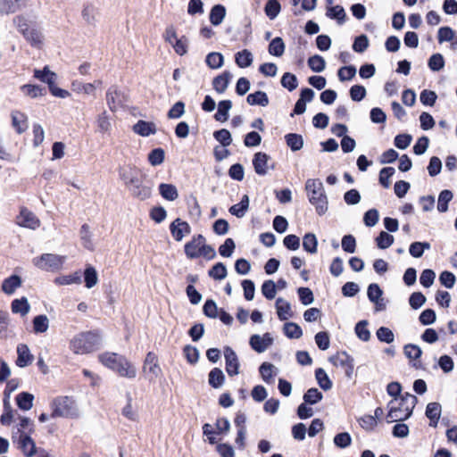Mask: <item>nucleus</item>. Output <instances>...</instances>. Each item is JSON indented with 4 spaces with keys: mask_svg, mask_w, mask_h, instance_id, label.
Here are the masks:
<instances>
[{
    "mask_svg": "<svg viewBox=\"0 0 457 457\" xmlns=\"http://www.w3.org/2000/svg\"><path fill=\"white\" fill-rule=\"evenodd\" d=\"M270 156L262 152H258L253 159V165L258 175L264 176L268 173Z\"/></svg>",
    "mask_w": 457,
    "mask_h": 457,
    "instance_id": "f3484780",
    "label": "nucleus"
},
{
    "mask_svg": "<svg viewBox=\"0 0 457 457\" xmlns=\"http://www.w3.org/2000/svg\"><path fill=\"white\" fill-rule=\"evenodd\" d=\"M285 48L286 46L283 39L279 37H277L273 38L270 43L268 51L270 54L276 57H280L283 55Z\"/></svg>",
    "mask_w": 457,
    "mask_h": 457,
    "instance_id": "49530a36",
    "label": "nucleus"
},
{
    "mask_svg": "<svg viewBox=\"0 0 457 457\" xmlns=\"http://www.w3.org/2000/svg\"><path fill=\"white\" fill-rule=\"evenodd\" d=\"M32 325L35 334L46 333L49 328V319L45 314L37 315L34 317Z\"/></svg>",
    "mask_w": 457,
    "mask_h": 457,
    "instance_id": "58836bf2",
    "label": "nucleus"
},
{
    "mask_svg": "<svg viewBox=\"0 0 457 457\" xmlns=\"http://www.w3.org/2000/svg\"><path fill=\"white\" fill-rule=\"evenodd\" d=\"M225 381L223 371L219 368L212 369L208 376V382L213 388H220Z\"/></svg>",
    "mask_w": 457,
    "mask_h": 457,
    "instance_id": "37998d69",
    "label": "nucleus"
},
{
    "mask_svg": "<svg viewBox=\"0 0 457 457\" xmlns=\"http://www.w3.org/2000/svg\"><path fill=\"white\" fill-rule=\"evenodd\" d=\"M275 307L277 310L278 317L280 320H287L293 317L291 304L284 298H278L276 300Z\"/></svg>",
    "mask_w": 457,
    "mask_h": 457,
    "instance_id": "a878e982",
    "label": "nucleus"
},
{
    "mask_svg": "<svg viewBox=\"0 0 457 457\" xmlns=\"http://www.w3.org/2000/svg\"><path fill=\"white\" fill-rule=\"evenodd\" d=\"M13 25L17 30L23 36L26 32L30 30L34 26L32 22L25 15L15 16L12 20Z\"/></svg>",
    "mask_w": 457,
    "mask_h": 457,
    "instance_id": "c03bdc74",
    "label": "nucleus"
},
{
    "mask_svg": "<svg viewBox=\"0 0 457 457\" xmlns=\"http://www.w3.org/2000/svg\"><path fill=\"white\" fill-rule=\"evenodd\" d=\"M281 5L277 0H269L265 5L264 11L266 15L274 20L280 12Z\"/></svg>",
    "mask_w": 457,
    "mask_h": 457,
    "instance_id": "052dcab7",
    "label": "nucleus"
},
{
    "mask_svg": "<svg viewBox=\"0 0 457 457\" xmlns=\"http://www.w3.org/2000/svg\"><path fill=\"white\" fill-rule=\"evenodd\" d=\"M79 237L81 243L85 248L93 251L95 249V244L93 242V234L90 227L87 224H84L80 228Z\"/></svg>",
    "mask_w": 457,
    "mask_h": 457,
    "instance_id": "f704fd0d",
    "label": "nucleus"
},
{
    "mask_svg": "<svg viewBox=\"0 0 457 457\" xmlns=\"http://www.w3.org/2000/svg\"><path fill=\"white\" fill-rule=\"evenodd\" d=\"M442 408L438 403H429L426 408V416L429 420V426L436 427L441 416Z\"/></svg>",
    "mask_w": 457,
    "mask_h": 457,
    "instance_id": "bb28decb",
    "label": "nucleus"
},
{
    "mask_svg": "<svg viewBox=\"0 0 457 457\" xmlns=\"http://www.w3.org/2000/svg\"><path fill=\"white\" fill-rule=\"evenodd\" d=\"M452 191L445 189L441 191L438 196L437 210L440 212H445L448 210V203L453 199Z\"/></svg>",
    "mask_w": 457,
    "mask_h": 457,
    "instance_id": "5fc2aeb1",
    "label": "nucleus"
},
{
    "mask_svg": "<svg viewBox=\"0 0 457 457\" xmlns=\"http://www.w3.org/2000/svg\"><path fill=\"white\" fill-rule=\"evenodd\" d=\"M285 138L292 151H298L303 145V139L301 135L290 133L286 135Z\"/></svg>",
    "mask_w": 457,
    "mask_h": 457,
    "instance_id": "13d9d810",
    "label": "nucleus"
},
{
    "mask_svg": "<svg viewBox=\"0 0 457 457\" xmlns=\"http://www.w3.org/2000/svg\"><path fill=\"white\" fill-rule=\"evenodd\" d=\"M246 102L250 105L267 106L269 104V97L263 91H256L247 96Z\"/></svg>",
    "mask_w": 457,
    "mask_h": 457,
    "instance_id": "a19ab883",
    "label": "nucleus"
},
{
    "mask_svg": "<svg viewBox=\"0 0 457 457\" xmlns=\"http://www.w3.org/2000/svg\"><path fill=\"white\" fill-rule=\"evenodd\" d=\"M17 360L16 364L20 368H24L29 366L33 361V355L30 353V350L27 345L20 344L17 346Z\"/></svg>",
    "mask_w": 457,
    "mask_h": 457,
    "instance_id": "4be33fe9",
    "label": "nucleus"
},
{
    "mask_svg": "<svg viewBox=\"0 0 457 457\" xmlns=\"http://www.w3.org/2000/svg\"><path fill=\"white\" fill-rule=\"evenodd\" d=\"M143 371L154 378L161 375L162 369L159 365L157 356L154 353L149 352L146 354L143 365Z\"/></svg>",
    "mask_w": 457,
    "mask_h": 457,
    "instance_id": "4468645a",
    "label": "nucleus"
},
{
    "mask_svg": "<svg viewBox=\"0 0 457 457\" xmlns=\"http://www.w3.org/2000/svg\"><path fill=\"white\" fill-rule=\"evenodd\" d=\"M210 277L221 280L227 277V268L222 262L216 263L210 270Z\"/></svg>",
    "mask_w": 457,
    "mask_h": 457,
    "instance_id": "338daca9",
    "label": "nucleus"
},
{
    "mask_svg": "<svg viewBox=\"0 0 457 457\" xmlns=\"http://www.w3.org/2000/svg\"><path fill=\"white\" fill-rule=\"evenodd\" d=\"M54 282L58 286L79 285L81 283V275L79 271L69 275H62L56 277Z\"/></svg>",
    "mask_w": 457,
    "mask_h": 457,
    "instance_id": "72a5a7b5",
    "label": "nucleus"
},
{
    "mask_svg": "<svg viewBox=\"0 0 457 457\" xmlns=\"http://www.w3.org/2000/svg\"><path fill=\"white\" fill-rule=\"evenodd\" d=\"M165 153L162 148H155L148 154V162L153 166H158L164 161Z\"/></svg>",
    "mask_w": 457,
    "mask_h": 457,
    "instance_id": "69168bd1",
    "label": "nucleus"
},
{
    "mask_svg": "<svg viewBox=\"0 0 457 457\" xmlns=\"http://www.w3.org/2000/svg\"><path fill=\"white\" fill-rule=\"evenodd\" d=\"M12 126L18 134H22L28 129V116L20 111H12L11 113Z\"/></svg>",
    "mask_w": 457,
    "mask_h": 457,
    "instance_id": "412c9836",
    "label": "nucleus"
},
{
    "mask_svg": "<svg viewBox=\"0 0 457 457\" xmlns=\"http://www.w3.org/2000/svg\"><path fill=\"white\" fill-rule=\"evenodd\" d=\"M274 365L269 362H263L260 366V374L265 383L272 384L274 382Z\"/></svg>",
    "mask_w": 457,
    "mask_h": 457,
    "instance_id": "603ef678",
    "label": "nucleus"
},
{
    "mask_svg": "<svg viewBox=\"0 0 457 457\" xmlns=\"http://www.w3.org/2000/svg\"><path fill=\"white\" fill-rule=\"evenodd\" d=\"M326 15L330 19H335L339 24L345 21V11L341 5H336L327 8Z\"/></svg>",
    "mask_w": 457,
    "mask_h": 457,
    "instance_id": "de8ad7c7",
    "label": "nucleus"
},
{
    "mask_svg": "<svg viewBox=\"0 0 457 457\" xmlns=\"http://www.w3.org/2000/svg\"><path fill=\"white\" fill-rule=\"evenodd\" d=\"M170 232L176 241H181L184 237L187 236L191 232L190 226L187 222L176 219L170 224Z\"/></svg>",
    "mask_w": 457,
    "mask_h": 457,
    "instance_id": "dca6fc26",
    "label": "nucleus"
},
{
    "mask_svg": "<svg viewBox=\"0 0 457 457\" xmlns=\"http://www.w3.org/2000/svg\"><path fill=\"white\" fill-rule=\"evenodd\" d=\"M308 65L314 72H321L326 67V62L320 55H313L309 58Z\"/></svg>",
    "mask_w": 457,
    "mask_h": 457,
    "instance_id": "e2e57ef3",
    "label": "nucleus"
},
{
    "mask_svg": "<svg viewBox=\"0 0 457 457\" xmlns=\"http://www.w3.org/2000/svg\"><path fill=\"white\" fill-rule=\"evenodd\" d=\"M315 378L319 386L325 391L329 390L332 387V382L329 379L326 371L320 368L315 371Z\"/></svg>",
    "mask_w": 457,
    "mask_h": 457,
    "instance_id": "4d7b16f0",
    "label": "nucleus"
},
{
    "mask_svg": "<svg viewBox=\"0 0 457 457\" xmlns=\"http://www.w3.org/2000/svg\"><path fill=\"white\" fill-rule=\"evenodd\" d=\"M24 96L35 99L46 95V90L39 85L25 84L20 87Z\"/></svg>",
    "mask_w": 457,
    "mask_h": 457,
    "instance_id": "7c9ffc66",
    "label": "nucleus"
},
{
    "mask_svg": "<svg viewBox=\"0 0 457 457\" xmlns=\"http://www.w3.org/2000/svg\"><path fill=\"white\" fill-rule=\"evenodd\" d=\"M12 439L26 457H33L37 453L36 443L31 435H12Z\"/></svg>",
    "mask_w": 457,
    "mask_h": 457,
    "instance_id": "6e6552de",
    "label": "nucleus"
},
{
    "mask_svg": "<svg viewBox=\"0 0 457 457\" xmlns=\"http://www.w3.org/2000/svg\"><path fill=\"white\" fill-rule=\"evenodd\" d=\"M101 337L93 331H85L74 335L69 342L70 350L76 355L91 353L100 348Z\"/></svg>",
    "mask_w": 457,
    "mask_h": 457,
    "instance_id": "f03ea898",
    "label": "nucleus"
},
{
    "mask_svg": "<svg viewBox=\"0 0 457 457\" xmlns=\"http://www.w3.org/2000/svg\"><path fill=\"white\" fill-rule=\"evenodd\" d=\"M65 256L54 253H43L32 259V263L44 271L55 272L60 270L65 262Z\"/></svg>",
    "mask_w": 457,
    "mask_h": 457,
    "instance_id": "0eeeda50",
    "label": "nucleus"
},
{
    "mask_svg": "<svg viewBox=\"0 0 457 457\" xmlns=\"http://www.w3.org/2000/svg\"><path fill=\"white\" fill-rule=\"evenodd\" d=\"M16 403L22 411H29L33 406L34 395L30 393L21 392L16 395Z\"/></svg>",
    "mask_w": 457,
    "mask_h": 457,
    "instance_id": "ea45409f",
    "label": "nucleus"
},
{
    "mask_svg": "<svg viewBox=\"0 0 457 457\" xmlns=\"http://www.w3.org/2000/svg\"><path fill=\"white\" fill-rule=\"evenodd\" d=\"M431 247L428 242H414L411 244L409 252L414 258H420L422 256L424 251L429 250Z\"/></svg>",
    "mask_w": 457,
    "mask_h": 457,
    "instance_id": "6e6d98bb",
    "label": "nucleus"
},
{
    "mask_svg": "<svg viewBox=\"0 0 457 457\" xmlns=\"http://www.w3.org/2000/svg\"><path fill=\"white\" fill-rule=\"evenodd\" d=\"M232 75L229 71H224L220 75L214 78L212 86L218 94H223L228 87Z\"/></svg>",
    "mask_w": 457,
    "mask_h": 457,
    "instance_id": "c756f323",
    "label": "nucleus"
},
{
    "mask_svg": "<svg viewBox=\"0 0 457 457\" xmlns=\"http://www.w3.org/2000/svg\"><path fill=\"white\" fill-rule=\"evenodd\" d=\"M18 423L16 425V431L12 432V435H31L35 431L34 422L28 417L18 415Z\"/></svg>",
    "mask_w": 457,
    "mask_h": 457,
    "instance_id": "393cba45",
    "label": "nucleus"
},
{
    "mask_svg": "<svg viewBox=\"0 0 457 457\" xmlns=\"http://www.w3.org/2000/svg\"><path fill=\"white\" fill-rule=\"evenodd\" d=\"M16 223L20 227L33 230L38 228L41 224L36 214L25 207L21 208L20 213L16 217Z\"/></svg>",
    "mask_w": 457,
    "mask_h": 457,
    "instance_id": "1a4fd4ad",
    "label": "nucleus"
},
{
    "mask_svg": "<svg viewBox=\"0 0 457 457\" xmlns=\"http://www.w3.org/2000/svg\"><path fill=\"white\" fill-rule=\"evenodd\" d=\"M52 418H78L79 407L75 399L70 396H58L51 403Z\"/></svg>",
    "mask_w": 457,
    "mask_h": 457,
    "instance_id": "39448f33",
    "label": "nucleus"
},
{
    "mask_svg": "<svg viewBox=\"0 0 457 457\" xmlns=\"http://www.w3.org/2000/svg\"><path fill=\"white\" fill-rule=\"evenodd\" d=\"M26 2L27 0H0V13H13Z\"/></svg>",
    "mask_w": 457,
    "mask_h": 457,
    "instance_id": "c9c22d12",
    "label": "nucleus"
},
{
    "mask_svg": "<svg viewBox=\"0 0 457 457\" xmlns=\"http://www.w3.org/2000/svg\"><path fill=\"white\" fill-rule=\"evenodd\" d=\"M11 310L13 313L26 316L30 311V304L26 297L14 299L11 303Z\"/></svg>",
    "mask_w": 457,
    "mask_h": 457,
    "instance_id": "2f4dec72",
    "label": "nucleus"
},
{
    "mask_svg": "<svg viewBox=\"0 0 457 457\" xmlns=\"http://www.w3.org/2000/svg\"><path fill=\"white\" fill-rule=\"evenodd\" d=\"M309 202L315 207L319 215H324L328 207V197L326 195L322 182L318 179H309L305 183Z\"/></svg>",
    "mask_w": 457,
    "mask_h": 457,
    "instance_id": "20e7f679",
    "label": "nucleus"
},
{
    "mask_svg": "<svg viewBox=\"0 0 457 457\" xmlns=\"http://www.w3.org/2000/svg\"><path fill=\"white\" fill-rule=\"evenodd\" d=\"M159 193L167 201H174L179 197L177 187L172 184L162 183L159 186Z\"/></svg>",
    "mask_w": 457,
    "mask_h": 457,
    "instance_id": "4c0bfd02",
    "label": "nucleus"
},
{
    "mask_svg": "<svg viewBox=\"0 0 457 457\" xmlns=\"http://www.w3.org/2000/svg\"><path fill=\"white\" fill-rule=\"evenodd\" d=\"M235 62L238 67L247 68L252 65L253 55L249 50L244 49L235 54Z\"/></svg>",
    "mask_w": 457,
    "mask_h": 457,
    "instance_id": "e433bc0d",
    "label": "nucleus"
},
{
    "mask_svg": "<svg viewBox=\"0 0 457 457\" xmlns=\"http://www.w3.org/2000/svg\"><path fill=\"white\" fill-rule=\"evenodd\" d=\"M331 361L337 366L347 367L346 375L351 377L353 370V359L346 353H341L331 358Z\"/></svg>",
    "mask_w": 457,
    "mask_h": 457,
    "instance_id": "c85d7f7f",
    "label": "nucleus"
},
{
    "mask_svg": "<svg viewBox=\"0 0 457 457\" xmlns=\"http://www.w3.org/2000/svg\"><path fill=\"white\" fill-rule=\"evenodd\" d=\"M368 322L366 320L359 321L354 328L355 334L359 339L367 342L370 338V332L367 328Z\"/></svg>",
    "mask_w": 457,
    "mask_h": 457,
    "instance_id": "bf43d9fd",
    "label": "nucleus"
},
{
    "mask_svg": "<svg viewBox=\"0 0 457 457\" xmlns=\"http://www.w3.org/2000/svg\"><path fill=\"white\" fill-rule=\"evenodd\" d=\"M417 403V398L414 395L407 394L400 399L395 398L388 403V413L386 420L388 423L404 420L408 419Z\"/></svg>",
    "mask_w": 457,
    "mask_h": 457,
    "instance_id": "7ed1b4c3",
    "label": "nucleus"
},
{
    "mask_svg": "<svg viewBox=\"0 0 457 457\" xmlns=\"http://www.w3.org/2000/svg\"><path fill=\"white\" fill-rule=\"evenodd\" d=\"M284 333L289 338H300L303 330L296 323L287 322L284 325Z\"/></svg>",
    "mask_w": 457,
    "mask_h": 457,
    "instance_id": "680f3d73",
    "label": "nucleus"
},
{
    "mask_svg": "<svg viewBox=\"0 0 457 457\" xmlns=\"http://www.w3.org/2000/svg\"><path fill=\"white\" fill-rule=\"evenodd\" d=\"M232 108V102L230 100H222L219 102L217 112L214 118L217 121L225 122L228 119L229 111Z\"/></svg>",
    "mask_w": 457,
    "mask_h": 457,
    "instance_id": "473e14b6",
    "label": "nucleus"
},
{
    "mask_svg": "<svg viewBox=\"0 0 457 457\" xmlns=\"http://www.w3.org/2000/svg\"><path fill=\"white\" fill-rule=\"evenodd\" d=\"M26 41L32 46L37 49L43 48L45 45V37L42 31L35 26L23 35Z\"/></svg>",
    "mask_w": 457,
    "mask_h": 457,
    "instance_id": "6ab92c4d",
    "label": "nucleus"
},
{
    "mask_svg": "<svg viewBox=\"0 0 457 457\" xmlns=\"http://www.w3.org/2000/svg\"><path fill=\"white\" fill-rule=\"evenodd\" d=\"M225 15H226L225 7L220 4H216L211 10L210 21L212 25L218 26L223 21Z\"/></svg>",
    "mask_w": 457,
    "mask_h": 457,
    "instance_id": "a18cd8bd",
    "label": "nucleus"
},
{
    "mask_svg": "<svg viewBox=\"0 0 457 457\" xmlns=\"http://www.w3.org/2000/svg\"><path fill=\"white\" fill-rule=\"evenodd\" d=\"M249 207V197L247 195H243L241 201L238 204L232 205L229 208V212L232 215L237 216V218H242L245 216L246 211Z\"/></svg>",
    "mask_w": 457,
    "mask_h": 457,
    "instance_id": "79ce46f5",
    "label": "nucleus"
},
{
    "mask_svg": "<svg viewBox=\"0 0 457 457\" xmlns=\"http://www.w3.org/2000/svg\"><path fill=\"white\" fill-rule=\"evenodd\" d=\"M102 86L101 80H95L92 83H83L79 80H73L71 82V90L78 94H84L88 96H95L96 91Z\"/></svg>",
    "mask_w": 457,
    "mask_h": 457,
    "instance_id": "ddd939ff",
    "label": "nucleus"
},
{
    "mask_svg": "<svg viewBox=\"0 0 457 457\" xmlns=\"http://www.w3.org/2000/svg\"><path fill=\"white\" fill-rule=\"evenodd\" d=\"M262 295L269 300L273 299L277 294V286L273 280H266L262 286Z\"/></svg>",
    "mask_w": 457,
    "mask_h": 457,
    "instance_id": "774afa93",
    "label": "nucleus"
},
{
    "mask_svg": "<svg viewBox=\"0 0 457 457\" xmlns=\"http://www.w3.org/2000/svg\"><path fill=\"white\" fill-rule=\"evenodd\" d=\"M22 285V279L18 275H11L4 278L1 285V290L7 295H13Z\"/></svg>",
    "mask_w": 457,
    "mask_h": 457,
    "instance_id": "a211bd4d",
    "label": "nucleus"
},
{
    "mask_svg": "<svg viewBox=\"0 0 457 457\" xmlns=\"http://www.w3.org/2000/svg\"><path fill=\"white\" fill-rule=\"evenodd\" d=\"M121 414L130 421H137L139 419L137 408L129 394L127 395V403L121 410Z\"/></svg>",
    "mask_w": 457,
    "mask_h": 457,
    "instance_id": "cd10ccee",
    "label": "nucleus"
},
{
    "mask_svg": "<svg viewBox=\"0 0 457 457\" xmlns=\"http://www.w3.org/2000/svg\"><path fill=\"white\" fill-rule=\"evenodd\" d=\"M272 343L273 338L270 333H265L262 336L253 335L249 340L251 347L259 353L265 352Z\"/></svg>",
    "mask_w": 457,
    "mask_h": 457,
    "instance_id": "f8f14e48",
    "label": "nucleus"
},
{
    "mask_svg": "<svg viewBox=\"0 0 457 457\" xmlns=\"http://www.w3.org/2000/svg\"><path fill=\"white\" fill-rule=\"evenodd\" d=\"M33 76L39 81L47 84L49 92L54 97L65 99L71 96V93L59 87L56 85L57 74L50 70L49 66H45L43 69H35Z\"/></svg>",
    "mask_w": 457,
    "mask_h": 457,
    "instance_id": "423d86ee",
    "label": "nucleus"
},
{
    "mask_svg": "<svg viewBox=\"0 0 457 457\" xmlns=\"http://www.w3.org/2000/svg\"><path fill=\"white\" fill-rule=\"evenodd\" d=\"M129 191L134 197L143 201L151 196L152 187L145 185L142 179H139L137 184L129 188Z\"/></svg>",
    "mask_w": 457,
    "mask_h": 457,
    "instance_id": "b1692460",
    "label": "nucleus"
},
{
    "mask_svg": "<svg viewBox=\"0 0 457 457\" xmlns=\"http://www.w3.org/2000/svg\"><path fill=\"white\" fill-rule=\"evenodd\" d=\"M119 174L128 189L141 179L140 171L136 167L130 165L120 167Z\"/></svg>",
    "mask_w": 457,
    "mask_h": 457,
    "instance_id": "9d476101",
    "label": "nucleus"
},
{
    "mask_svg": "<svg viewBox=\"0 0 457 457\" xmlns=\"http://www.w3.org/2000/svg\"><path fill=\"white\" fill-rule=\"evenodd\" d=\"M98 360L104 366L122 378H134L137 376V368L135 365L122 355L105 352L98 355Z\"/></svg>",
    "mask_w": 457,
    "mask_h": 457,
    "instance_id": "f257e3e1",
    "label": "nucleus"
},
{
    "mask_svg": "<svg viewBox=\"0 0 457 457\" xmlns=\"http://www.w3.org/2000/svg\"><path fill=\"white\" fill-rule=\"evenodd\" d=\"M303 247L310 253H316L318 250V240L314 234L307 233L303 238Z\"/></svg>",
    "mask_w": 457,
    "mask_h": 457,
    "instance_id": "09e8293b",
    "label": "nucleus"
},
{
    "mask_svg": "<svg viewBox=\"0 0 457 457\" xmlns=\"http://www.w3.org/2000/svg\"><path fill=\"white\" fill-rule=\"evenodd\" d=\"M84 280L87 288H92L98 283V275L93 266H87L84 271Z\"/></svg>",
    "mask_w": 457,
    "mask_h": 457,
    "instance_id": "3c124183",
    "label": "nucleus"
},
{
    "mask_svg": "<svg viewBox=\"0 0 457 457\" xmlns=\"http://www.w3.org/2000/svg\"><path fill=\"white\" fill-rule=\"evenodd\" d=\"M224 358L228 375L230 377L237 375L239 373V360L231 347L226 346L224 348Z\"/></svg>",
    "mask_w": 457,
    "mask_h": 457,
    "instance_id": "9b49d317",
    "label": "nucleus"
},
{
    "mask_svg": "<svg viewBox=\"0 0 457 457\" xmlns=\"http://www.w3.org/2000/svg\"><path fill=\"white\" fill-rule=\"evenodd\" d=\"M106 101L111 111L115 112L122 105L123 95L115 87H112L106 93Z\"/></svg>",
    "mask_w": 457,
    "mask_h": 457,
    "instance_id": "aec40b11",
    "label": "nucleus"
},
{
    "mask_svg": "<svg viewBox=\"0 0 457 457\" xmlns=\"http://www.w3.org/2000/svg\"><path fill=\"white\" fill-rule=\"evenodd\" d=\"M18 414L14 411L8 402H4V412L1 415L0 422L2 425L9 426L12 421L16 420Z\"/></svg>",
    "mask_w": 457,
    "mask_h": 457,
    "instance_id": "864d4df0",
    "label": "nucleus"
},
{
    "mask_svg": "<svg viewBox=\"0 0 457 457\" xmlns=\"http://www.w3.org/2000/svg\"><path fill=\"white\" fill-rule=\"evenodd\" d=\"M205 241L202 235L195 236L191 241L185 245L186 255L190 259L201 256V248Z\"/></svg>",
    "mask_w": 457,
    "mask_h": 457,
    "instance_id": "2eb2a0df",
    "label": "nucleus"
},
{
    "mask_svg": "<svg viewBox=\"0 0 457 457\" xmlns=\"http://www.w3.org/2000/svg\"><path fill=\"white\" fill-rule=\"evenodd\" d=\"M132 130L138 136L149 137L151 135H154L157 131V129L154 122L140 120L136 124H134Z\"/></svg>",
    "mask_w": 457,
    "mask_h": 457,
    "instance_id": "5701e85b",
    "label": "nucleus"
},
{
    "mask_svg": "<svg viewBox=\"0 0 457 457\" xmlns=\"http://www.w3.org/2000/svg\"><path fill=\"white\" fill-rule=\"evenodd\" d=\"M205 62L211 69H220L224 62V57L220 53L212 52L207 54Z\"/></svg>",
    "mask_w": 457,
    "mask_h": 457,
    "instance_id": "8fccbe9b",
    "label": "nucleus"
},
{
    "mask_svg": "<svg viewBox=\"0 0 457 457\" xmlns=\"http://www.w3.org/2000/svg\"><path fill=\"white\" fill-rule=\"evenodd\" d=\"M428 65L433 71H439L445 66V59L441 54H434L428 59Z\"/></svg>",
    "mask_w": 457,
    "mask_h": 457,
    "instance_id": "0e129e2a",
    "label": "nucleus"
}]
</instances>
